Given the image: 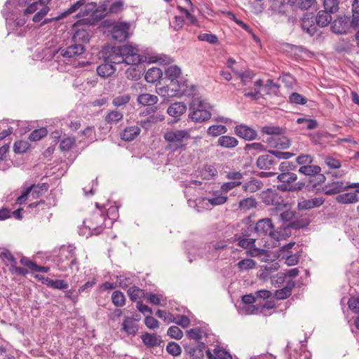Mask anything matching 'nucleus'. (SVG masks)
Segmentation results:
<instances>
[{
  "mask_svg": "<svg viewBox=\"0 0 359 359\" xmlns=\"http://www.w3.org/2000/svg\"><path fill=\"white\" fill-rule=\"evenodd\" d=\"M228 197L226 196H224L222 194H219V191H215L214 193V196L212 197H205L203 198V201H207L206 204L210 203L211 205H220L226 202Z\"/></svg>",
  "mask_w": 359,
  "mask_h": 359,
  "instance_id": "nucleus-36",
  "label": "nucleus"
},
{
  "mask_svg": "<svg viewBox=\"0 0 359 359\" xmlns=\"http://www.w3.org/2000/svg\"><path fill=\"white\" fill-rule=\"evenodd\" d=\"M254 231L259 236L268 235L271 238L274 240H278L279 238L278 232L274 230L272 221L269 218L259 220L254 227Z\"/></svg>",
  "mask_w": 359,
  "mask_h": 359,
  "instance_id": "nucleus-8",
  "label": "nucleus"
},
{
  "mask_svg": "<svg viewBox=\"0 0 359 359\" xmlns=\"http://www.w3.org/2000/svg\"><path fill=\"white\" fill-rule=\"evenodd\" d=\"M123 8H124L123 1H116L115 2H113L110 5L107 13L117 14V13H121L123 10Z\"/></svg>",
  "mask_w": 359,
  "mask_h": 359,
  "instance_id": "nucleus-57",
  "label": "nucleus"
},
{
  "mask_svg": "<svg viewBox=\"0 0 359 359\" xmlns=\"http://www.w3.org/2000/svg\"><path fill=\"white\" fill-rule=\"evenodd\" d=\"M122 330L128 335H135L138 330V325L133 318L126 317L122 323Z\"/></svg>",
  "mask_w": 359,
  "mask_h": 359,
  "instance_id": "nucleus-29",
  "label": "nucleus"
},
{
  "mask_svg": "<svg viewBox=\"0 0 359 359\" xmlns=\"http://www.w3.org/2000/svg\"><path fill=\"white\" fill-rule=\"evenodd\" d=\"M227 245L225 241H212L205 247V257L208 259H217L222 250L225 249Z\"/></svg>",
  "mask_w": 359,
  "mask_h": 359,
  "instance_id": "nucleus-13",
  "label": "nucleus"
},
{
  "mask_svg": "<svg viewBox=\"0 0 359 359\" xmlns=\"http://www.w3.org/2000/svg\"><path fill=\"white\" fill-rule=\"evenodd\" d=\"M297 179L296 174L290 172H282L278 176V180L281 182L278 185V189L283 191H290V189H283V187L287 188H292L293 182Z\"/></svg>",
  "mask_w": 359,
  "mask_h": 359,
  "instance_id": "nucleus-16",
  "label": "nucleus"
},
{
  "mask_svg": "<svg viewBox=\"0 0 359 359\" xmlns=\"http://www.w3.org/2000/svg\"><path fill=\"white\" fill-rule=\"evenodd\" d=\"M189 118L196 123H202L211 118L210 104L200 97L192 98L189 104Z\"/></svg>",
  "mask_w": 359,
  "mask_h": 359,
  "instance_id": "nucleus-2",
  "label": "nucleus"
},
{
  "mask_svg": "<svg viewBox=\"0 0 359 359\" xmlns=\"http://www.w3.org/2000/svg\"><path fill=\"white\" fill-rule=\"evenodd\" d=\"M75 250L72 245H64L60 250V260L62 263L66 262V265L70 268L78 264Z\"/></svg>",
  "mask_w": 359,
  "mask_h": 359,
  "instance_id": "nucleus-10",
  "label": "nucleus"
},
{
  "mask_svg": "<svg viewBox=\"0 0 359 359\" xmlns=\"http://www.w3.org/2000/svg\"><path fill=\"white\" fill-rule=\"evenodd\" d=\"M262 202L266 205H272L277 210H282L286 206L283 196L276 190L268 189L261 193Z\"/></svg>",
  "mask_w": 359,
  "mask_h": 359,
  "instance_id": "nucleus-7",
  "label": "nucleus"
},
{
  "mask_svg": "<svg viewBox=\"0 0 359 359\" xmlns=\"http://www.w3.org/2000/svg\"><path fill=\"white\" fill-rule=\"evenodd\" d=\"M242 184L241 181H230L225 182L221 186V192L226 194L228 191H231L233 188L238 187Z\"/></svg>",
  "mask_w": 359,
  "mask_h": 359,
  "instance_id": "nucleus-62",
  "label": "nucleus"
},
{
  "mask_svg": "<svg viewBox=\"0 0 359 359\" xmlns=\"http://www.w3.org/2000/svg\"><path fill=\"white\" fill-rule=\"evenodd\" d=\"M353 187H359V183H347L345 185L344 182L337 181L326 184L323 191L326 195L330 196Z\"/></svg>",
  "mask_w": 359,
  "mask_h": 359,
  "instance_id": "nucleus-12",
  "label": "nucleus"
},
{
  "mask_svg": "<svg viewBox=\"0 0 359 359\" xmlns=\"http://www.w3.org/2000/svg\"><path fill=\"white\" fill-rule=\"evenodd\" d=\"M141 133L139 126H131L125 128L120 133V137L126 142H131L137 137Z\"/></svg>",
  "mask_w": 359,
  "mask_h": 359,
  "instance_id": "nucleus-20",
  "label": "nucleus"
},
{
  "mask_svg": "<svg viewBox=\"0 0 359 359\" xmlns=\"http://www.w3.org/2000/svg\"><path fill=\"white\" fill-rule=\"evenodd\" d=\"M238 144V141L236 138L231 136L223 135L217 140V145L224 148L232 149Z\"/></svg>",
  "mask_w": 359,
  "mask_h": 359,
  "instance_id": "nucleus-32",
  "label": "nucleus"
},
{
  "mask_svg": "<svg viewBox=\"0 0 359 359\" xmlns=\"http://www.w3.org/2000/svg\"><path fill=\"white\" fill-rule=\"evenodd\" d=\"M283 287L281 289H279L275 292V297L277 299H285L290 296L292 290L295 285L294 282H289V283L283 284Z\"/></svg>",
  "mask_w": 359,
  "mask_h": 359,
  "instance_id": "nucleus-31",
  "label": "nucleus"
},
{
  "mask_svg": "<svg viewBox=\"0 0 359 359\" xmlns=\"http://www.w3.org/2000/svg\"><path fill=\"white\" fill-rule=\"evenodd\" d=\"M302 27L310 36L317 32L316 24L312 13H305L302 19Z\"/></svg>",
  "mask_w": 359,
  "mask_h": 359,
  "instance_id": "nucleus-18",
  "label": "nucleus"
},
{
  "mask_svg": "<svg viewBox=\"0 0 359 359\" xmlns=\"http://www.w3.org/2000/svg\"><path fill=\"white\" fill-rule=\"evenodd\" d=\"M299 269L294 268L286 271L285 272L278 273L277 275V280H276L278 284L289 283V282H294L293 278L299 275Z\"/></svg>",
  "mask_w": 359,
  "mask_h": 359,
  "instance_id": "nucleus-24",
  "label": "nucleus"
},
{
  "mask_svg": "<svg viewBox=\"0 0 359 359\" xmlns=\"http://www.w3.org/2000/svg\"><path fill=\"white\" fill-rule=\"evenodd\" d=\"M321 171V168L318 165H306L301 166L299 169V172L302 174L308 176H315Z\"/></svg>",
  "mask_w": 359,
  "mask_h": 359,
  "instance_id": "nucleus-40",
  "label": "nucleus"
},
{
  "mask_svg": "<svg viewBox=\"0 0 359 359\" xmlns=\"http://www.w3.org/2000/svg\"><path fill=\"white\" fill-rule=\"evenodd\" d=\"M130 24L126 22H121L114 25L111 29V36L114 39L123 41L128 37Z\"/></svg>",
  "mask_w": 359,
  "mask_h": 359,
  "instance_id": "nucleus-14",
  "label": "nucleus"
},
{
  "mask_svg": "<svg viewBox=\"0 0 359 359\" xmlns=\"http://www.w3.org/2000/svg\"><path fill=\"white\" fill-rule=\"evenodd\" d=\"M206 354L209 359H232L231 355L222 348H215L213 353L208 350Z\"/></svg>",
  "mask_w": 359,
  "mask_h": 359,
  "instance_id": "nucleus-34",
  "label": "nucleus"
},
{
  "mask_svg": "<svg viewBox=\"0 0 359 359\" xmlns=\"http://www.w3.org/2000/svg\"><path fill=\"white\" fill-rule=\"evenodd\" d=\"M198 39L200 41H206L210 44H216L218 42L217 36L211 33L201 34L198 36Z\"/></svg>",
  "mask_w": 359,
  "mask_h": 359,
  "instance_id": "nucleus-58",
  "label": "nucleus"
},
{
  "mask_svg": "<svg viewBox=\"0 0 359 359\" xmlns=\"http://www.w3.org/2000/svg\"><path fill=\"white\" fill-rule=\"evenodd\" d=\"M235 241L241 248L248 250V253L252 257H258L264 254L265 250L256 248L255 238H243L241 236L235 235Z\"/></svg>",
  "mask_w": 359,
  "mask_h": 359,
  "instance_id": "nucleus-9",
  "label": "nucleus"
},
{
  "mask_svg": "<svg viewBox=\"0 0 359 359\" xmlns=\"http://www.w3.org/2000/svg\"><path fill=\"white\" fill-rule=\"evenodd\" d=\"M257 205L256 200L253 197L243 198L239 202V208L241 210H247L255 208Z\"/></svg>",
  "mask_w": 359,
  "mask_h": 359,
  "instance_id": "nucleus-48",
  "label": "nucleus"
},
{
  "mask_svg": "<svg viewBox=\"0 0 359 359\" xmlns=\"http://www.w3.org/2000/svg\"><path fill=\"white\" fill-rule=\"evenodd\" d=\"M29 147V144L27 141L19 140L14 144V151L17 154L25 152Z\"/></svg>",
  "mask_w": 359,
  "mask_h": 359,
  "instance_id": "nucleus-60",
  "label": "nucleus"
},
{
  "mask_svg": "<svg viewBox=\"0 0 359 359\" xmlns=\"http://www.w3.org/2000/svg\"><path fill=\"white\" fill-rule=\"evenodd\" d=\"M47 134L48 131L46 128L36 129L29 134V140L31 141H38L46 136Z\"/></svg>",
  "mask_w": 359,
  "mask_h": 359,
  "instance_id": "nucleus-50",
  "label": "nucleus"
},
{
  "mask_svg": "<svg viewBox=\"0 0 359 359\" xmlns=\"http://www.w3.org/2000/svg\"><path fill=\"white\" fill-rule=\"evenodd\" d=\"M226 127L222 125H213L210 126L207 130L208 135L212 137H217L222 134L226 133Z\"/></svg>",
  "mask_w": 359,
  "mask_h": 359,
  "instance_id": "nucleus-42",
  "label": "nucleus"
},
{
  "mask_svg": "<svg viewBox=\"0 0 359 359\" xmlns=\"http://www.w3.org/2000/svg\"><path fill=\"white\" fill-rule=\"evenodd\" d=\"M46 281L48 286L54 289L64 290L67 289L69 287L68 283L64 280H53L47 278Z\"/></svg>",
  "mask_w": 359,
  "mask_h": 359,
  "instance_id": "nucleus-44",
  "label": "nucleus"
},
{
  "mask_svg": "<svg viewBox=\"0 0 359 359\" xmlns=\"http://www.w3.org/2000/svg\"><path fill=\"white\" fill-rule=\"evenodd\" d=\"M167 334L171 338L180 339L183 337L182 331L177 326H171L168 328Z\"/></svg>",
  "mask_w": 359,
  "mask_h": 359,
  "instance_id": "nucleus-63",
  "label": "nucleus"
},
{
  "mask_svg": "<svg viewBox=\"0 0 359 359\" xmlns=\"http://www.w3.org/2000/svg\"><path fill=\"white\" fill-rule=\"evenodd\" d=\"M325 164L331 169L339 168L341 165V161L330 156H327L324 158Z\"/></svg>",
  "mask_w": 359,
  "mask_h": 359,
  "instance_id": "nucleus-59",
  "label": "nucleus"
},
{
  "mask_svg": "<svg viewBox=\"0 0 359 359\" xmlns=\"http://www.w3.org/2000/svg\"><path fill=\"white\" fill-rule=\"evenodd\" d=\"M349 18L346 16L339 17L332 22L331 29L336 34H345L348 28Z\"/></svg>",
  "mask_w": 359,
  "mask_h": 359,
  "instance_id": "nucleus-21",
  "label": "nucleus"
},
{
  "mask_svg": "<svg viewBox=\"0 0 359 359\" xmlns=\"http://www.w3.org/2000/svg\"><path fill=\"white\" fill-rule=\"evenodd\" d=\"M278 161L274 157L272 151H270L268 154L259 156L256 162L257 166L262 170L274 169Z\"/></svg>",
  "mask_w": 359,
  "mask_h": 359,
  "instance_id": "nucleus-15",
  "label": "nucleus"
},
{
  "mask_svg": "<svg viewBox=\"0 0 359 359\" xmlns=\"http://www.w3.org/2000/svg\"><path fill=\"white\" fill-rule=\"evenodd\" d=\"M205 348L204 343H200L197 346H192L187 344L185 346L184 349L187 354L195 359H203L204 357L203 351Z\"/></svg>",
  "mask_w": 359,
  "mask_h": 359,
  "instance_id": "nucleus-25",
  "label": "nucleus"
},
{
  "mask_svg": "<svg viewBox=\"0 0 359 359\" xmlns=\"http://www.w3.org/2000/svg\"><path fill=\"white\" fill-rule=\"evenodd\" d=\"M166 351L174 357L180 355L182 348L180 345L174 341L169 342L166 346Z\"/></svg>",
  "mask_w": 359,
  "mask_h": 359,
  "instance_id": "nucleus-54",
  "label": "nucleus"
},
{
  "mask_svg": "<svg viewBox=\"0 0 359 359\" xmlns=\"http://www.w3.org/2000/svg\"><path fill=\"white\" fill-rule=\"evenodd\" d=\"M323 6L325 11L334 13L339 9V0H324Z\"/></svg>",
  "mask_w": 359,
  "mask_h": 359,
  "instance_id": "nucleus-52",
  "label": "nucleus"
},
{
  "mask_svg": "<svg viewBox=\"0 0 359 359\" xmlns=\"http://www.w3.org/2000/svg\"><path fill=\"white\" fill-rule=\"evenodd\" d=\"M330 13L323 10L320 11L315 18L316 27H325L327 26L332 22V16Z\"/></svg>",
  "mask_w": 359,
  "mask_h": 359,
  "instance_id": "nucleus-28",
  "label": "nucleus"
},
{
  "mask_svg": "<svg viewBox=\"0 0 359 359\" xmlns=\"http://www.w3.org/2000/svg\"><path fill=\"white\" fill-rule=\"evenodd\" d=\"M105 217L102 212L97 211L93 212L90 217L83 221L84 226L88 229V235H98L103 230V224Z\"/></svg>",
  "mask_w": 359,
  "mask_h": 359,
  "instance_id": "nucleus-5",
  "label": "nucleus"
},
{
  "mask_svg": "<svg viewBox=\"0 0 359 359\" xmlns=\"http://www.w3.org/2000/svg\"><path fill=\"white\" fill-rule=\"evenodd\" d=\"M162 76V71L158 68H150L145 74V79L149 83H155Z\"/></svg>",
  "mask_w": 359,
  "mask_h": 359,
  "instance_id": "nucleus-38",
  "label": "nucleus"
},
{
  "mask_svg": "<svg viewBox=\"0 0 359 359\" xmlns=\"http://www.w3.org/2000/svg\"><path fill=\"white\" fill-rule=\"evenodd\" d=\"M283 128L274 126H266L262 128V133L272 136L282 135L283 134Z\"/></svg>",
  "mask_w": 359,
  "mask_h": 359,
  "instance_id": "nucleus-51",
  "label": "nucleus"
},
{
  "mask_svg": "<svg viewBox=\"0 0 359 359\" xmlns=\"http://www.w3.org/2000/svg\"><path fill=\"white\" fill-rule=\"evenodd\" d=\"M177 8L180 12L184 13L185 17H186L187 20L189 21V25H195L196 27H200L198 20H197V18L194 15H192L188 9H187L182 6H177Z\"/></svg>",
  "mask_w": 359,
  "mask_h": 359,
  "instance_id": "nucleus-47",
  "label": "nucleus"
},
{
  "mask_svg": "<svg viewBox=\"0 0 359 359\" xmlns=\"http://www.w3.org/2000/svg\"><path fill=\"white\" fill-rule=\"evenodd\" d=\"M187 110V105L184 102H175L169 106L167 113L173 117L177 118L183 114Z\"/></svg>",
  "mask_w": 359,
  "mask_h": 359,
  "instance_id": "nucleus-26",
  "label": "nucleus"
},
{
  "mask_svg": "<svg viewBox=\"0 0 359 359\" xmlns=\"http://www.w3.org/2000/svg\"><path fill=\"white\" fill-rule=\"evenodd\" d=\"M336 201L341 204H349L357 203L359 199L356 192H348L339 194L336 197Z\"/></svg>",
  "mask_w": 359,
  "mask_h": 359,
  "instance_id": "nucleus-35",
  "label": "nucleus"
},
{
  "mask_svg": "<svg viewBox=\"0 0 359 359\" xmlns=\"http://www.w3.org/2000/svg\"><path fill=\"white\" fill-rule=\"evenodd\" d=\"M141 339L147 347L151 348L159 346L162 342L161 337L155 334L144 333L141 336Z\"/></svg>",
  "mask_w": 359,
  "mask_h": 359,
  "instance_id": "nucleus-27",
  "label": "nucleus"
},
{
  "mask_svg": "<svg viewBox=\"0 0 359 359\" xmlns=\"http://www.w3.org/2000/svg\"><path fill=\"white\" fill-rule=\"evenodd\" d=\"M130 100V96L128 94L121 95L115 97L112 100L114 107H118L128 104Z\"/></svg>",
  "mask_w": 359,
  "mask_h": 359,
  "instance_id": "nucleus-56",
  "label": "nucleus"
},
{
  "mask_svg": "<svg viewBox=\"0 0 359 359\" xmlns=\"http://www.w3.org/2000/svg\"><path fill=\"white\" fill-rule=\"evenodd\" d=\"M86 3V0H79L74 4H72L69 8L63 11L60 14V18H66L70 14L75 13L81 6H83Z\"/></svg>",
  "mask_w": 359,
  "mask_h": 359,
  "instance_id": "nucleus-46",
  "label": "nucleus"
},
{
  "mask_svg": "<svg viewBox=\"0 0 359 359\" xmlns=\"http://www.w3.org/2000/svg\"><path fill=\"white\" fill-rule=\"evenodd\" d=\"M235 133L238 137L246 140H255L257 135L256 130L253 128L243 124L235 127Z\"/></svg>",
  "mask_w": 359,
  "mask_h": 359,
  "instance_id": "nucleus-19",
  "label": "nucleus"
},
{
  "mask_svg": "<svg viewBox=\"0 0 359 359\" xmlns=\"http://www.w3.org/2000/svg\"><path fill=\"white\" fill-rule=\"evenodd\" d=\"M72 40L74 42V44L70 45L65 48H60L57 50V53L67 58H72L82 55L85 50L84 46L81 43H76L80 40H82L83 41H88L89 40L88 34L84 30L77 31L74 34Z\"/></svg>",
  "mask_w": 359,
  "mask_h": 359,
  "instance_id": "nucleus-3",
  "label": "nucleus"
},
{
  "mask_svg": "<svg viewBox=\"0 0 359 359\" xmlns=\"http://www.w3.org/2000/svg\"><path fill=\"white\" fill-rule=\"evenodd\" d=\"M158 100V99L156 95L147 93L142 94L137 97V102L142 105H154Z\"/></svg>",
  "mask_w": 359,
  "mask_h": 359,
  "instance_id": "nucleus-39",
  "label": "nucleus"
},
{
  "mask_svg": "<svg viewBox=\"0 0 359 359\" xmlns=\"http://www.w3.org/2000/svg\"><path fill=\"white\" fill-rule=\"evenodd\" d=\"M202 330L201 328H192L187 331V334L189 338L199 341L202 339Z\"/></svg>",
  "mask_w": 359,
  "mask_h": 359,
  "instance_id": "nucleus-64",
  "label": "nucleus"
},
{
  "mask_svg": "<svg viewBox=\"0 0 359 359\" xmlns=\"http://www.w3.org/2000/svg\"><path fill=\"white\" fill-rule=\"evenodd\" d=\"M105 58L113 65L123 62L137 65L146 60L144 56L140 55L137 47L130 44L111 47Z\"/></svg>",
  "mask_w": 359,
  "mask_h": 359,
  "instance_id": "nucleus-1",
  "label": "nucleus"
},
{
  "mask_svg": "<svg viewBox=\"0 0 359 359\" xmlns=\"http://www.w3.org/2000/svg\"><path fill=\"white\" fill-rule=\"evenodd\" d=\"M236 266L240 271H246L254 268L255 262L252 259H243L239 261Z\"/></svg>",
  "mask_w": 359,
  "mask_h": 359,
  "instance_id": "nucleus-53",
  "label": "nucleus"
},
{
  "mask_svg": "<svg viewBox=\"0 0 359 359\" xmlns=\"http://www.w3.org/2000/svg\"><path fill=\"white\" fill-rule=\"evenodd\" d=\"M111 301L116 306H123L126 302V298L123 292L116 290L112 293Z\"/></svg>",
  "mask_w": 359,
  "mask_h": 359,
  "instance_id": "nucleus-49",
  "label": "nucleus"
},
{
  "mask_svg": "<svg viewBox=\"0 0 359 359\" xmlns=\"http://www.w3.org/2000/svg\"><path fill=\"white\" fill-rule=\"evenodd\" d=\"M164 118V115L158 112L156 114L149 115L144 119L139 121L137 123L143 128L147 130L152 127V126H154V124L157 123L158 122L163 121Z\"/></svg>",
  "mask_w": 359,
  "mask_h": 359,
  "instance_id": "nucleus-22",
  "label": "nucleus"
},
{
  "mask_svg": "<svg viewBox=\"0 0 359 359\" xmlns=\"http://www.w3.org/2000/svg\"><path fill=\"white\" fill-rule=\"evenodd\" d=\"M268 144L270 147L285 149L290 147V141L285 135H278L276 136H271L267 139Z\"/></svg>",
  "mask_w": 359,
  "mask_h": 359,
  "instance_id": "nucleus-17",
  "label": "nucleus"
},
{
  "mask_svg": "<svg viewBox=\"0 0 359 359\" xmlns=\"http://www.w3.org/2000/svg\"><path fill=\"white\" fill-rule=\"evenodd\" d=\"M262 187L263 183L261 180L252 178L250 181L243 184V189L248 193H254L261 189Z\"/></svg>",
  "mask_w": 359,
  "mask_h": 359,
  "instance_id": "nucleus-33",
  "label": "nucleus"
},
{
  "mask_svg": "<svg viewBox=\"0 0 359 359\" xmlns=\"http://www.w3.org/2000/svg\"><path fill=\"white\" fill-rule=\"evenodd\" d=\"M115 70L114 66L109 62L106 61V58L104 59V63L101 64L97 68L98 75L103 78L110 76L114 74Z\"/></svg>",
  "mask_w": 359,
  "mask_h": 359,
  "instance_id": "nucleus-30",
  "label": "nucleus"
},
{
  "mask_svg": "<svg viewBox=\"0 0 359 359\" xmlns=\"http://www.w3.org/2000/svg\"><path fill=\"white\" fill-rule=\"evenodd\" d=\"M9 262L11 263V271L13 273L25 276L28 273L26 269L17 266V261L14 257H13Z\"/></svg>",
  "mask_w": 359,
  "mask_h": 359,
  "instance_id": "nucleus-55",
  "label": "nucleus"
},
{
  "mask_svg": "<svg viewBox=\"0 0 359 359\" xmlns=\"http://www.w3.org/2000/svg\"><path fill=\"white\" fill-rule=\"evenodd\" d=\"M324 202L325 199L323 197H316L299 202L297 207L299 210H307L320 207Z\"/></svg>",
  "mask_w": 359,
  "mask_h": 359,
  "instance_id": "nucleus-23",
  "label": "nucleus"
},
{
  "mask_svg": "<svg viewBox=\"0 0 359 359\" xmlns=\"http://www.w3.org/2000/svg\"><path fill=\"white\" fill-rule=\"evenodd\" d=\"M123 114L122 112L115 109L107 112L104 116V120L107 124H116L123 119Z\"/></svg>",
  "mask_w": 359,
  "mask_h": 359,
  "instance_id": "nucleus-37",
  "label": "nucleus"
},
{
  "mask_svg": "<svg viewBox=\"0 0 359 359\" xmlns=\"http://www.w3.org/2000/svg\"><path fill=\"white\" fill-rule=\"evenodd\" d=\"M48 185L46 183L39 184L37 185L32 184L27 187L22 194L21 196L18 197L16 201L19 204H22L25 202L29 194H32L33 198H38L42 192H45L48 190Z\"/></svg>",
  "mask_w": 359,
  "mask_h": 359,
  "instance_id": "nucleus-11",
  "label": "nucleus"
},
{
  "mask_svg": "<svg viewBox=\"0 0 359 359\" xmlns=\"http://www.w3.org/2000/svg\"><path fill=\"white\" fill-rule=\"evenodd\" d=\"M217 175V171L213 165H205L201 171V177L203 180H212Z\"/></svg>",
  "mask_w": 359,
  "mask_h": 359,
  "instance_id": "nucleus-41",
  "label": "nucleus"
},
{
  "mask_svg": "<svg viewBox=\"0 0 359 359\" xmlns=\"http://www.w3.org/2000/svg\"><path fill=\"white\" fill-rule=\"evenodd\" d=\"M86 3V0H79L74 4H72L69 8L63 11L60 14V18H66L70 14L75 13L81 6H83Z\"/></svg>",
  "mask_w": 359,
  "mask_h": 359,
  "instance_id": "nucleus-45",
  "label": "nucleus"
},
{
  "mask_svg": "<svg viewBox=\"0 0 359 359\" xmlns=\"http://www.w3.org/2000/svg\"><path fill=\"white\" fill-rule=\"evenodd\" d=\"M165 72L166 78L170 80L171 83L175 86L172 90L180 94L186 95L187 85L184 82L178 81L182 74L181 69L177 65H171L166 68Z\"/></svg>",
  "mask_w": 359,
  "mask_h": 359,
  "instance_id": "nucleus-6",
  "label": "nucleus"
},
{
  "mask_svg": "<svg viewBox=\"0 0 359 359\" xmlns=\"http://www.w3.org/2000/svg\"><path fill=\"white\" fill-rule=\"evenodd\" d=\"M289 100L291 103L297 104L304 105L307 102V99L297 93H292L290 95Z\"/></svg>",
  "mask_w": 359,
  "mask_h": 359,
  "instance_id": "nucleus-61",
  "label": "nucleus"
},
{
  "mask_svg": "<svg viewBox=\"0 0 359 359\" xmlns=\"http://www.w3.org/2000/svg\"><path fill=\"white\" fill-rule=\"evenodd\" d=\"M165 140L175 149L183 147L185 142L191 138L190 131L188 130H171L165 133Z\"/></svg>",
  "mask_w": 359,
  "mask_h": 359,
  "instance_id": "nucleus-4",
  "label": "nucleus"
},
{
  "mask_svg": "<svg viewBox=\"0 0 359 359\" xmlns=\"http://www.w3.org/2000/svg\"><path fill=\"white\" fill-rule=\"evenodd\" d=\"M127 294L133 302H136L142 297H144L145 294L144 292L137 286L130 287L127 291Z\"/></svg>",
  "mask_w": 359,
  "mask_h": 359,
  "instance_id": "nucleus-43",
  "label": "nucleus"
}]
</instances>
